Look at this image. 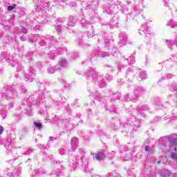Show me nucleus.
<instances>
[{"mask_svg": "<svg viewBox=\"0 0 177 177\" xmlns=\"http://www.w3.org/2000/svg\"><path fill=\"white\" fill-rule=\"evenodd\" d=\"M97 55L98 57H109L111 54L108 52L97 50Z\"/></svg>", "mask_w": 177, "mask_h": 177, "instance_id": "22", "label": "nucleus"}, {"mask_svg": "<svg viewBox=\"0 0 177 177\" xmlns=\"http://www.w3.org/2000/svg\"><path fill=\"white\" fill-rule=\"evenodd\" d=\"M106 12L108 13V15H110V13H115V10L114 9V6H106Z\"/></svg>", "mask_w": 177, "mask_h": 177, "instance_id": "30", "label": "nucleus"}, {"mask_svg": "<svg viewBox=\"0 0 177 177\" xmlns=\"http://www.w3.org/2000/svg\"><path fill=\"white\" fill-rule=\"evenodd\" d=\"M35 30H38L39 31H41L42 30V26L41 25H37L35 26Z\"/></svg>", "mask_w": 177, "mask_h": 177, "instance_id": "56", "label": "nucleus"}, {"mask_svg": "<svg viewBox=\"0 0 177 177\" xmlns=\"http://www.w3.org/2000/svg\"><path fill=\"white\" fill-rule=\"evenodd\" d=\"M24 15H26V10H24V8H20L19 11V15L21 17L24 16Z\"/></svg>", "mask_w": 177, "mask_h": 177, "instance_id": "44", "label": "nucleus"}, {"mask_svg": "<svg viewBox=\"0 0 177 177\" xmlns=\"http://www.w3.org/2000/svg\"><path fill=\"white\" fill-rule=\"evenodd\" d=\"M17 32L22 34L23 36L20 37V39L22 41H27V39H29L30 42H37V41L39 39V35H35L30 37H24V35L27 34V29H26V28H21L18 29Z\"/></svg>", "mask_w": 177, "mask_h": 177, "instance_id": "6", "label": "nucleus"}, {"mask_svg": "<svg viewBox=\"0 0 177 177\" xmlns=\"http://www.w3.org/2000/svg\"><path fill=\"white\" fill-rule=\"evenodd\" d=\"M37 147H39V149H42L43 150H45V146L42 144H38Z\"/></svg>", "mask_w": 177, "mask_h": 177, "instance_id": "59", "label": "nucleus"}, {"mask_svg": "<svg viewBox=\"0 0 177 177\" xmlns=\"http://www.w3.org/2000/svg\"><path fill=\"white\" fill-rule=\"evenodd\" d=\"M55 71H59V68H57V65L54 66H49L48 68V74H53Z\"/></svg>", "mask_w": 177, "mask_h": 177, "instance_id": "29", "label": "nucleus"}, {"mask_svg": "<svg viewBox=\"0 0 177 177\" xmlns=\"http://www.w3.org/2000/svg\"><path fill=\"white\" fill-rule=\"evenodd\" d=\"M138 32L140 35H145V37H149V35H150V30H149V27H147L146 24H144L141 26Z\"/></svg>", "mask_w": 177, "mask_h": 177, "instance_id": "15", "label": "nucleus"}, {"mask_svg": "<svg viewBox=\"0 0 177 177\" xmlns=\"http://www.w3.org/2000/svg\"><path fill=\"white\" fill-rule=\"evenodd\" d=\"M4 146L7 150L12 149V147L15 146V140H12V138H8L6 142L4 144Z\"/></svg>", "mask_w": 177, "mask_h": 177, "instance_id": "17", "label": "nucleus"}, {"mask_svg": "<svg viewBox=\"0 0 177 177\" xmlns=\"http://www.w3.org/2000/svg\"><path fill=\"white\" fill-rule=\"evenodd\" d=\"M75 24H76V21H75V19H74V17L69 16L67 26H68V27H74Z\"/></svg>", "mask_w": 177, "mask_h": 177, "instance_id": "20", "label": "nucleus"}, {"mask_svg": "<svg viewBox=\"0 0 177 177\" xmlns=\"http://www.w3.org/2000/svg\"><path fill=\"white\" fill-rule=\"evenodd\" d=\"M128 44V36L125 32H121L119 35V46H125Z\"/></svg>", "mask_w": 177, "mask_h": 177, "instance_id": "13", "label": "nucleus"}, {"mask_svg": "<svg viewBox=\"0 0 177 177\" xmlns=\"http://www.w3.org/2000/svg\"><path fill=\"white\" fill-rule=\"evenodd\" d=\"M165 143H167V138L165 137L160 138L159 140V145L161 146L162 145H165Z\"/></svg>", "mask_w": 177, "mask_h": 177, "instance_id": "39", "label": "nucleus"}, {"mask_svg": "<svg viewBox=\"0 0 177 177\" xmlns=\"http://www.w3.org/2000/svg\"><path fill=\"white\" fill-rule=\"evenodd\" d=\"M85 77L87 80V84H95L99 88H104L106 86V77L98 73L92 68H88L85 71Z\"/></svg>", "mask_w": 177, "mask_h": 177, "instance_id": "2", "label": "nucleus"}, {"mask_svg": "<svg viewBox=\"0 0 177 177\" xmlns=\"http://www.w3.org/2000/svg\"><path fill=\"white\" fill-rule=\"evenodd\" d=\"M147 78V75L145 71H141L138 75V81H142V80H146Z\"/></svg>", "mask_w": 177, "mask_h": 177, "instance_id": "25", "label": "nucleus"}, {"mask_svg": "<svg viewBox=\"0 0 177 177\" xmlns=\"http://www.w3.org/2000/svg\"><path fill=\"white\" fill-rule=\"evenodd\" d=\"M82 64H84V66H88V64H91V63H92V62L91 61V59H87L84 61H82Z\"/></svg>", "mask_w": 177, "mask_h": 177, "instance_id": "45", "label": "nucleus"}, {"mask_svg": "<svg viewBox=\"0 0 177 177\" xmlns=\"http://www.w3.org/2000/svg\"><path fill=\"white\" fill-rule=\"evenodd\" d=\"M95 158L97 161H102L104 158V152H97L95 154Z\"/></svg>", "mask_w": 177, "mask_h": 177, "instance_id": "21", "label": "nucleus"}, {"mask_svg": "<svg viewBox=\"0 0 177 177\" xmlns=\"http://www.w3.org/2000/svg\"><path fill=\"white\" fill-rule=\"evenodd\" d=\"M57 66V68H58L59 71H62L64 68H66L68 66V62L66 59L60 58L58 61V65Z\"/></svg>", "mask_w": 177, "mask_h": 177, "instance_id": "14", "label": "nucleus"}, {"mask_svg": "<svg viewBox=\"0 0 177 177\" xmlns=\"http://www.w3.org/2000/svg\"><path fill=\"white\" fill-rule=\"evenodd\" d=\"M105 67H107L108 68H110L111 71H112V70H114L113 66L110 65V64L105 65Z\"/></svg>", "mask_w": 177, "mask_h": 177, "instance_id": "60", "label": "nucleus"}, {"mask_svg": "<svg viewBox=\"0 0 177 177\" xmlns=\"http://www.w3.org/2000/svg\"><path fill=\"white\" fill-rule=\"evenodd\" d=\"M125 67H127V66L122 65V64H120L118 66V71H121V69H122V68H125Z\"/></svg>", "mask_w": 177, "mask_h": 177, "instance_id": "55", "label": "nucleus"}, {"mask_svg": "<svg viewBox=\"0 0 177 177\" xmlns=\"http://www.w3.org/2000/svg\"><path fill=\"white\" fill-rule=\"evenodd\" d=\"M113 8L115 9V12L116 13L117 10H121L122 13L124 15H127L128 13V9L124 8V4L122 2L120 1H116L113 3Z\"/></svg>", "mask_w": 177, "mask_h": 177, "instance_id": "10", "label": "nucleus"}, {"mask_svg": "<svg viewBox=\"0 0 177 177\" xmlns=\"http://www.w3.org/2000/svg\"><path fill=\"white\" fill-rule=\"evenodd\" d=\"M33 125H35L37 129H41L42 128V124L39 122H34Z\"/></svg>", "mask_w": 177, "mask_h": 177, "instance_id": "42", "label": "nucleus"}, {"mask_svg": "<svg viewBox=\"0 0 177 177\" xmlns=\"http://www.w3.org/2000/svg\"><path fill=\"white\" fill-rule=\"evenodd\" d=\"M169 141L170 142L171 145H175L177 143L176 138H170L169 139Z\"/></svg>", "mask_w": 177, "mask_h": 177, "instance_id": "43", "label": "nucleus"}, {"mask_svg": "<svg viewBox=\"0 0 177 177\" xmlns=\"http://www.w3.org/2000/svg\"><path fill=\"white\" fill-rule=\"evenodd\" d=\"M146 111H150V108H149L147 104L140 105L136 109V113H137L138 116L146 117Z\"/></svg>", "mask_w": 177, "mask_h": 177, "instance_id": "9", "label": "nucleus"}, {"mask_svg": "<svg viewBox=\"0 0 177 177\" xmlns=\"http://www.w3.org/2000/svg\"><path fill=\"white\" fill-rule=\"evenodd\" d=\"M105 78L107 81H111L113 80V76L110 74H107Z\"/></svg>", "mask_w": 177, "mask_h": 177, "instance_id": "54", "label": "nucleus"}, {"mask_svg": "<svg viewBox=\"0 0 177 177\" xmlns=\"http://www.w3.org/2000/svg\"><path fill=\"white\" fill-rule=\"evenodd\" d=\"M69 165L71 167V171H74L77 167H84L85 166V171L86 172H91L93 168L89 167V165H84V162H82V158H81L80 155H77V156H75V160L71 159Z\"/></svg>", "mask_w": 177, "mask_h": 177, "instance_id": "4", "label": "nucleus"}, {"mask_svg": "<svg viewBox=\"0 0 177 177\" xmlns=\"http://www.w3.org/2000/svg\"><path fill=\"white\" fill-rule=\"evenodd\" d=\"M48 56L49 58L51 59V60H54L55 57L57 56V53H56V50H53L50 51L48 53Z\"/></svg>", "mask_w": 177, "mask_h": 177, "instance_id": "31", "label": "nucleus"}, {"mask_svg": "<svg viewBox=\"0 0 177 177\" xmlns=\"http://www.w3.org/2000/svg\"><path fill=\"white\" fill-rule=\"evenodd\" d=\"M22 118H23V114L21 113L16 115V119L17 120V122H19V121H20Z\"/></svg>", "mask_w": 177, "mask_h": 177, "instance_id": "52", "label": "nucleus"}, {"mask_svg": "<svg viewBox=\"0 0 177 177\" xmlns=\"http://www.w3.org/2000/svg\"><path fill=\"white\" fill-rule=\"evenodd\" d=\"M167 26H169L171 27V28H175V27H177V22H175L173 19H171L168 23Z\"/></svg>", "mask_w": 177, "mask_h": 177, "instance_id": "34", "label": "nucleus"}, {"mask_svg": "<svg viewBox=\"0 0 177 177\" xmlns=\"http://www.w3.org/2000/svg\"><path fill=\"white\" fill-rule=\"evenodd\" d=\"M170 156H171V158H172V160H176V161H177V153L171 152L170 153Z\"/></svg>", "mask_w": 177, "mask_h": 177, "instance_id": "46", "label": "nucleus"}, {"mask_svg": "<svg viewBox=\"0 0 177 177\" xmlns=\"http://www.w3.org/2000/svg\"><path fill=\"white\" fill-rule=\"evenodd\" d=\"M173 44H174V45H176V46H177V37L176 39H174V40L173 41Z\"/></svg>", "mask_w": 177, "mask_h": 177, "instance_id": "64", "label": "nucleus"}, {"mask_svg": "<svg viewBox=\"0 0 177 177\" xmlns=\"http://www.w3.org/2000/svg\"><path fill=\"white\" fill-rule=\"evenodd\" d=\"M4 93L2 95V99H6V100L9 101L8 106L9 109H12L13 107L15 102L13 100L16 97H20L22 95L27 93V88L24 86H19L17 87L14 86H6L4 87Z\"/></svg>", "mask_w": 177, "mask_h": 177, "instance_id": "1", "label": "nucleus"}, {"mask_svg": "<svg viewBox=\"0 0 177 177\" xmlns=\"http://www.w3.org/2000/svg\"><path fill=\"white\" fill-rule=\"evenodd\" d=\"M117 96H118L117 97ZM121 96V93H113V96L112 98H111L110 100H107L105 102L106 106L105 109L106 110H109L111 113H116V110L114 107V102H115V97H117V99H120V97Z\"/></svg>", "mask_w": 177, "mask_h": 177, "instance_id": "5", "label": "nucleus"}, {"mask_svg": "<svg viewBox=\"0 0 177 177\" xmlns=\"http://www.w3.org/2000/svg\"><path fill=\"white\" fill-rule=\"evenodd\" d=\"M55 30L57 32H62V31H66V30H68V28L66 26H60L58 25L55 27Z\"/></svg>", "mask_w": 177, "mask_h": 177, "instance_id": "27", "label": "nucleus"}, {"mask_svg": "<svg viewBox=\"0 0 177 177\" xmlns=\"http://www.w3.org/2000/svg\"><path fill=\"white\" fill-rule=\"evenodd\" d=\"M17 6V5L16 4H13L12 6H9L8 7V10H9V12H12V10H13V9H15V8Z\"/></svg>", "mask_w": 177, "mask_h": 177, "instance_id": "48", "label": "nucleus"}, {"mask_svg": "<svg viewBox=\"0 0 177 177\" xmlns=\"http://www.w3.org/2000/svg\"><path fill=\"white\" fill-rule=\"evenodd\" d=\"M169 175H171V172L168 170H165V172L160 173V176L162 177H168Z\"/></svg>", "mask_w": 177, "mask_h": 177, "instance_id": "41", "label": "nucleus"}, {"mask_svg": "<svg viewBox=\"0 0 177 177\" xmlns=\"http://www.w3.org/2000/svg\"><path fill=\"white\" fill-rule=\"evenodd\" d=\"M28 102H35L36 101V103H41V101H39V100L35 99V98L31 99V97H28Z\"/></svg>", "mask_w": 177, "mask_h": 177, "instance_id": "51", "label": "nucleus"}, {"mask_svg": "<svg viewBox=\"0 0 177 177\" xmlns=\"http://www.w3.org/2000/svg\"><path fill=\"white\" fill-rule=\"evenodd\" d=\"M46 16L45 15H43V17H41V19L39 21V24H45V23H46V19H44L42 20L43 19H45Z\"/></svg>", "mask_w": 177, "mask_h": 177, "instance_id": "47", "label": "nucleus"}, {"mask_svg": "<svg viewBox=\"0 0 177 177\" xmlns=\"http://www.w3.org/2000/svg\"><path fill=\"white\" fill-rule=\"evenodd\" d=\"M159 121H161V117L156 116L153 118V122H159Z\"/></svg>", "mask_w": 177, "mask_h": 177, "instance_id": "53", "label": "nucleus"}, {"mask_svg": "<svg viewBox=\"0 0 177 177\" xmlns=\"http://www.w3.org/2000/svg\"><path fill=\"white\" fill-rule=\"evenodd\" d=\"M80 24H85L86 23V21L84 19H79Z\"/></svg>", "mask_w": 177, "mask_h": 177, "instance_id": "62", "label": "nucleus"}, {"mask_svg": "<svg viewBox=\"0 0 177 177\" xmlns=\"http://www.w3.org/2000/svg\"><path fill=\"white\" fill-rule=\"evenodd\" d=\"M39 38L41 39V41L39 42V45H41V46H44L45 44L46 46H49L53 44V42H55V40L52 36H41Z\"/></svg>", "mask_w": 177, "mask_h": 177, "instance_id": "8", "label": "nucleus"}, {"mask_svg": "<svg viewBox=\"0 0 177 177\" xmlns=\"http://www.w3.org/2000/svg\"><path fill=\"white\" fill-rule=\"evenodd\" d=\"M59 153L61 156H64V154H66V149L63 147H62L59 150Z\"/></svg>", "mask_w": 177, "mask_h": 177, "instance_id": "49", "label": "nucleus"}, {"mask_svg": "<svg viewBox=\"0 0 177 177\" xmlns=\"http://www.w3.org/2000/svg\"><path fill=\"white\" fill-rule=\"evenodd\" d=\"M1 59H4L6 62H8L12 67H17V72L15 73V78H19L21 75H24V71L23 70V66L19 64H15L13 58L10 56V54H8L6 52H3L0 55Z\"/></svg>", "mask_w": 177, "mask_h": 177, "instance_id": "3", "label": "nucleus"}, {"mask_svg": "<svg viewBox=\"0 0 177 177\" xmlns=\"http://www.w3.org/2000/svg\"><path fill=\"white\" fill-rule=\"evenodd\" d=\"M165 42H166L167 46H168V48L169 49H172V44H174V41H172L171 40L166 39Z\"/></svg>", "mask_w": 177, "mask_h": 177, "instance_id": "40", "label": "nucleus"}, {"mask_svg": "<svg viewBox=\"0 0 177 177\" xmlns=\"http://www.w3.org/2000/svg\"><path fill=\"white\" fill-rule=\"evenodd\" d=\"M57 56V55H63V53H66L67 52V48L66 47H59L55 49Z\"/></svg>", "mask_w": 177, "mask_h": 177, "instance_id": "19", "label": "nucleus"}, {"mask_svg": "<svg viewBox=\"0 0 177 177\" xmlns=\"http://www.w3.org/2000/svg\"><path fill=\"white\" fill-rule=\"evenodd\" d=\"M129 64H133L135 63V55H132L127 59Z\"/></svg>", "mask_w": 177, "mask_h": 177, "instance_id": "33", "label": "nucleus"}, {"mask_svg": "<svg viewBox=\"0 0 177 177\" xmlns=\"http://www.w3.org/2000/svg\"><path fill=\"white\" fill-rule=\"evenodd\" d=\"M0 115H1L3 120L6 118V111L3 108V105L0 104Z\"/></svg>", "mask_w": 177, "mask_h": 177, "instance_id": "28", "label": "nucleus"}, {"mask_svg": "<svg viewBox=\"0 0 177 177\" xmlns=\"http://www.w3.org/2000/svg\"><path fill=\"white\" fill-rule=\"evenodd\" d=\"M48 8H49V3L45 1H38L37 4L35 5L36 12H41L42 9H48Z\"/></svg>", "mask_w": 177, "mask_h": 177, "instance_id": "11", "label": "nucleus"}, {"mask_svg": "<svg viewBox=\"0 0 177 177\" xmlns=\"http://www.w3.org/2000/svg\"><path fill=\"white\" fill-rule=\"evenodd\" d=\"M153 104L155 106H157L158 107H162V103L161 102V100H160L159 97H155L153 99Z\"/></svg>", "mask_w": 177, "mask_h": 177, "instance_id": "32", "label": "nucleus"}, {"mask_svg": "<svg viewBox=\"0 0 177 177\" xmlns=\"http://www.w3.org/2000/svg\"><path fill=\"white\" fill-rule=\"evenodd\" d=\"M69 6L71 7V9H74V7L76 6L75 3H71L69 4Z\"/></svg>", "mask_w": 177, "mask_h": 177, "instance_id": "63", "label": "nucleus"}, {"mask_svg": "<svg viewBox=\"0 0 177 177\" xmlns=\"http://www.w3.org/2000/svg\"><path fill=\"white\" fill-rule=\"evenodd\" d=\"M165 4L164 6H166L167 8H169V2H168L167 0H164Z\"/></svg>", "mask_w": 177, "mask_h": 177, "instance_id": "61", "label": "nucleus"}, {"mask_svg": "<svg viewBox=\"0 0 177 177\" xmlns=\"http://www.w3.org/2000/svg\"><path fill=\"white\" fill-rule=\"evenodd\" d=\"M35 74H37L35 68H34V67L29 68L28 73L25 74V81H29V82H31L32 80H34Z\"/></svg>", "mask_w": 177, "mask_h": 177, "instance_id": "12", "label": "nucleus"}, {"mask_svg": "<svg viewBox=\"0 0 177 177\" xmlns=\"http://www.w3.org/2000/svg\"><path fill=\"white\" fill-rule=\"evenodd\" d=\"M77 151L80 153V156H84V149H78Z\"/></svg>", "mask_w": 177, "mask_h": 177, "instance_id": "57", "label": "nucleus"}, {"mask_svg": "<svg viewBox=\"0 0 177 177\" xmlns=\"http://www.w3.org/2000/svg\"><path fill=\"white\" fill-rule=\"evenodd\" d=\"M169 90L171 92H176L177 91V83H173L169 86Z\"/></svg>", "mask_w": 177, "mask_h": 177, "instance_id": "35", "label": "nucleus"}, {"mask_svg": "<svg viewBox=\"0 0 177 177\" xmlns=\"http://www.w3.org/2000/svg\"><path fill=\"white\" fill-rule=\"evenodd\" d=\"M95 56H97V50L96 49H93L89 57L92 59V57H95Z\"/></svg>", "mask_w": 177, "mask_h": 177, "instance_id": "38", "label": "nucleus"}, {"mask_svg": "<svg viewBox=\"0 0 177 177\" xmlns=\"http://www.w3.org/2000/svg\"><path fill=\"white\" fill-rule=\"evenodd\" d=\"M22 106H24V109H25V113L27 114V115H29V117H31V115H33L34 112H32V111L31 109H30V108H28V106H27L28 105V101L27 100H23L21 102Z\"/></svg>", "mask_w": 177, "mask_h": 177, "instance_id": "16", "label": "nucleus"}, {"mask_svg": "<svg viewBox=\"0 0 177 177\" xmlns=\"http://www.w3.org/2000/svg\"><path fill=\"white\" fill-rule=\"evenodd\" d=\"M94 100H97L98 102H104V97H103L99 93H95Z\"/></svg>", "mask_w": 177, "mask_h": 177, "instance_id": "26", "label": "nucleus"}, {"mask_svg": "<svg viewBox=\"0 0 177 177\" xmlns=\"http://www.w3.org/2000/svg\"><path fill=\"white\" fill-rule=\"evenodd\" d=\"M23 153L25 156H28L32 153V150L30 148H24Z\"/></svg>", "mask_w": 177, "mask_h": 177, "instance_id": "36", "label": "nucleus"}, {"mask_svg": "<svg viewBox=\"0 0 177 177\" xmlns=\"http://www.w3.org/2000/svg\"><path fill=\"white\" fill-rule=\"evenodd\" d=\"M54 176H60L63 175V169H57L55 172H53Z\"/></svg>", "mask_w": 177, "mask_h": 177, "instance_id": "37", "label": "nucleus"}, {"mask_svg": "<svg viewBox=\"0 0 177 177\" xmlns=\"http://www.w3.org/2000/svg\"><path fill=\"white\" fill-rule=\"evenodd\" d=\"M143 92V89L140 87H138L135 91L134 95H131L129 96V94H126L124 95V100H131V102H136L138 100V93H142Z\"/></svg>", "mask_w": 177, "mask_h": 177, "instance_id": "7", "label": "nucleus"}, {"mask_svg": "<svg viewBox=\"0 0 177 177\" xmlns=\"http://www.w3.org/2000/svg\"><path fill=\"white\" fill-rule=\"evenodd\" d=\"M109 26L112 27H118V17L113 16L109 22Z\"/></svg>", "mask_w": 177, "mask_h": 177, "instance_id": "18", "label": "nucleus"}, {"mask_svg": "<svg viewBox=\"0 0 177 177\" xmlns=\"http://www.w3.org/2000/svg\"><path fill=\"white\" fill-rule=\"evenodd\" d=\"M145 151H148L149 153H153V150H150V148L147 145L145 146Z\"/></svg>", "mask_w": 177, "mask_h": 177, "instance_id": "58", "label": "nucleus"}, {"mask_svg": "<svg viewBox=\"0 0 177 177\" xmlns=\"http://www.w3.org/2000/svg\"><path fill=\"white\" fill-rule=\"evenodd\" d=\"M163 78L164 80H169L170 78H172V74L168 73L167 75H164Z\"/></svg>", "mask_w": 177, "mask_h": 177, "instance_id": "50", "label": "nucleus"}, {"mask_svg": "<svg viewBox=\"0 0 177 177\" xmlns=\"http://www.w3.org/2000/svg\"><path fill=\"white\" fill-rule=\"evenodd\" d=\"M73 150H75V147H78V138H73L71 142Z\"/></svg>", "mask_w": 177, "mask_h": 177, "instance_id": "23", "label": "nucleus"}, {"mask_svg": "<svg viewBox=\"0 0 177 177\" xmlns=\"http://www.w3.org/2000/svg\"><path fill=\"white\" fill-rule=\"evenodd\" d=\"M103 39H104V44L105 48H107L110 45V40L109 39V35L106 33H104L103 35Z\"/></svg>", "mask_w": 177, "mask_h": 177, "instance_id": "24", "label": "nucleus"}]
</instances>
